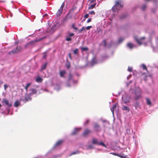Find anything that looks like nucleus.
Wrapping results in <instances>:
<instances>
[{"mask_svg":"<svg viewBox=\"0 0 158 158\" xmlns=\"http://www.w3.org/2000/svg\"><path fill=\"white\" fill-rule=\"evenodd\" d=\"M122 6L123 5L121 4L120 1L117 0L115 1V4L112 7V9L113 11L116 12L118 9H120Z\"/></svg>","mask_w":158,"mask_h":158,"instance_id":"obj_1","label":"nucleus"},{"mask_svg":"<svg viewBox=\"0 0 158 158\" xmlns=\"http://www.w3.org/2000/svg\"><path fill=\"white\" fill-rule=\"evenodd\" d=\"M45 38L46 37H44L39 39L36 38L35 40L28 42L26 45V46L27 47L29 46H31L32 45H34L35 44V43L40 41Z\"/></svg>","mask_w":158,"mask_h":158,"instance_id":"obj_2","label":"nucleus"},{"mask_svg":"<svg viewBox=\"0 0 158 158\" xmlns=\"http://www.w3.org/2000/svg\"><path fill=\"white\" fill-rule=\"evenodd\" d=\"M92 143L94 144H97L98 145H101L106 148V145L103 142H99L98 141V140L95 138L93 139Z\"/></svg>","mask_w":158,"mask_h":158,"instance_id":"obj_3","label":"nucleus"},{"mask_svg":"<svg viewBox=\"0 0 158 158\" xmlns=\"http://www.w3.org/2000/svg\"><path fill=\"white\" fill-rule=\"evenodd\" d=\"M64 3H63L61 4L60 7L56 13V15L57 16H60L61 14H62L63 11V9L64 7Z\"/></svg>","mask_w":158,"mask_h":158,"instance_id":"obj_4","label":"nucleus"},{"mask_svg":"<svg viewBox=\"0 0 158 158\" xmlns=\"http://www.w3.org/2000/svg\"><path fill=\"white\" fill-rule=\"evenodd\" d=\"M91 132L90 130L87 128L86 129L84 130L82 134V135L85 137H87L91 133Z\"/></svg>","mask_w":158,"mask_h":158,"instance_id":"obj_5","label":"nucleus"},{"mask_svg":"<svg viewBox=\"0 0 158 158\" xmlns=\"http://www.w3.org/2000/svg\"><path fill=\"white\" fill-rule=\"evenodd\" d=\"M122 99L123 101L125 103H127V102H129L130 101L129 97L126 96H123Z\"/></svg>","mask_w":158,"mask_h":158,"instance_id":"obj_6","label":"nucleus"},{"mask_svg":"<svg viewBox=\"0 0 158 158\" xmlns=\"http://www.w3.org/2000/svg\"><path fill=\"white\" fill-rule=\"evenodd\" d=\"M141 92L140 90H139L138 92V93H137L136 94L135 96V99L137 100L138 99H139L140 98H141L142 97L141 96Z\"/></svg>","mask_w":158,"mask_h":158,"instance_id":"obj_7","label":"nucleus"},{"mask_svg":"<svg viewBox=\"0 0 158 158\" xmlns=\"http://www.w3.org/2000/svg\"><path fill=\"white\" fill-rule=\"evenodd\" d=\"M22 50V48L20 46H17L16 49L12 51L11 52L13 53H16L18 51H20Z\"/></svg>","mask_w":158,"mask_h":158,"instance_id":"obj_8","label":"nucleus"},{"mask_svg":"<svg viewBox=\"0 0 158 158\" xmlns=\"http://www.w3.org/2000/svg\"><path fill=\"white\" fill-rule=\"evenodd\" d=\"M74 35V34L71 33L69 34L68 36L66 38V40L67 41H70L72 40L71 37Z\"/></svg>","mask_w":158,"mask_h":158,"instance_id":"obj_9","label":"nucleus"},{"mask_svg":"<svg viewBox=\"0 0 158 158\" xmlns=\"http://www.w3.org/2000/svg\"><path fill=\"white\" fill-rule=\"evenodd\" d=\"M29 90L31 91V92L29 94V95L31 96L36 94L37 92L36 90L35 89H30Z\"/></svg>","mask_w":158,"mask_h":158,"instance_id":"obj_10","label":"nucleus"},{"mask_svg":"<svg viewBox=\"0 0 158 158\" xmlns=\"http://www.w3.org/2000/svg\"><path fill=\"white\" fill-rule=\"evenodd\" d=\"M135 39L136 41L138 42V43L139 44L141 45L142 44V43L141 42V40L144 39H145V37H142L140 39H138L137 37H135Z\"/></svg>","mask_w":158,"mask_h":158,"instance_id":"obj_11","label":"nucleus"},{"mask_svg":"<svg viewBox=\"0 0 158 158\" xmlns=\"http://www.w3.org/2000/svg\"><path fill=\"white\" fill-rule=\"evenodd\" d=\"M80 129L75 128L71 133L72 135H76L80 130Z\"/></svg>","mask_w":158,"mask_h":158,"instance_id":"obj_12","label":"nucleus"},{"mask_svg":"<svg viewBox=\"0 0 158 158\" xmlns=\"http://www.w3.org/2000/svg\"><path fill=\"white\" fill-rule=\"evenodd\" d=\"M100 125L97 123H95L94 124V128L95 129L96 131H100Z\"/></svg>","mask_w":158,"mask_h":158,"instance_id":"obj_13","label":"nucleus"},{"mask_svg":"<svg viewBox=\"0 0 158 158\" xmlns=\"http://www.w3.org/2000/svg\"><path fill=\"white\" fill-rule=\"evenodd\" d=\"M116 104H115L113 105L112 107L110 108L111 112H112L113 115L114 114V111L116 110Z\"/></svg>","mask_w":158,"mask_h":158,"instance_id":"obj_14","label":"nucleus"},{"mask_svg":"<svg viewBox=\"0 0 158 158\" xmlns=\"http://www.w3.org/2000/svg\"><path fill=\"white\" fill-rule=\"evenodd\" d=\"M2 102L3 103H5L8 106H11V104L9 103V101L7 100L3 99Z\"/></svg>","mask_w":158,"mask_h":158,"instance_id":"obj_15","label":"nucleus"},{"mask_svg":"<svg viewBox=\"0 0 158 158\" xmlns=\"http://www.w3.org/2000/svg\"><path fill=\"white\" fill-rule=\"evenodd\" d=\"M43 79L40 77L38 76L35 79V81L38 83H41L42 82Z\"/></svg>","mask_w":158,"mask_h":158,"instance_id":"obj_16","label":"nucleus"},{"mask_svg":"<svg viewBox=\"0 0 158 158\" xmlns=\"http://www.w3.org/2000/svg\"><path fill=\"white\" fill-rule=\"evenodd\" d=\"M29 95L26 94L25 96V99L26 102H27L28 100H31V99Z\"/></svg>","mask_w":158,"mask_h":158,"instance_id":"obj_17","label":"nucleus"},{"mask_svg":"<svg viewBox=\"0 0 158 158\" xmlns=\"http://www.w3.org/2000/svg\"><path fill=\"white\" fill-rule=\"evenodd\" d=\"M66 72L65 70L60 71L59 72V74L60 77H64V74L66 73Z\"/></svg>","mask_w":158,"mask_h":158,"instance_id":"obj_18","label":"nucleus"},{"mask_svg":"<svg viewBox=\"0 0 158 158\" xmlns=\"http://www.w3.org/2000/svg\"><path fill=\"white\" fill-rule=\"evenodd\" d=\"M122 109L123 110H126L128 112L129 111H130V109L129 108H128V107L123 105L122 107Z\"/></svg>","mask_w":158,"mask_h":158,"instance_id":"obj_19","label":"nucleus"},{"mask_svg":"<svg viewBox=\"0 0 158 158\" xmlns=\"http://www.w3.org/2000/svg\"><path fill=\"white\" fill-rule=\"evenodd\" d=\"M47 63H45L44 64L42 65L41 66V71H42L43 70L45 69L47 67Z\"/></svg>","mask_w":158,"mask_h":158,"instance_id":"obj_20","label":"nucleus"},{"mask_svg":"<svg viewBox=\"0 0 158 158\" xmlns=\"http://www.w3.org/2000/svg\"><path fill=\"white\" fill-rule=\"evenodd\" d=\"M127 46L130 49L134 47V45L131 43H129L127 44Z\"/></svg>","mask_w":158,"mask_h":158,"instance_id":"obj_21","label":"nucleus"},{"mask_svg":"<svg viewBox=\"0 0 158 158\" xmlns=\"http://www.w3.org/2000/svg\"><path fill=\"white\" fill-rule=\"evenodd\" d=\"M63 140H61L58 141L56 143L55 146H57L60 145L63 143Z\"/></svg>","mask_w":158,"mask_h":158,"instance_id":"obj_22","label":"nucleus"},{"mask_svg":"<svg viewBox=\"0 0 158 158\" xmlns=\"http://www.w3.org/2000/svg\"><path fill=\"white\" fill-rule=\"evenodd\" d=\"M92 64H94L97 62V60L96 58L95 57H94L93 58L92 60Z\"/></svg>","mask_w":158,"mask_h":158,"instance_id":"obj_23","label":"nucleus"},{"mask_svg":"<svg viewBox=\"0 0 158 158\" xmlns=\"http://www.w3.org/2000/svg\"><path fill=\"white\" fill-rule=\"evenodd\" d=\"M19 104V102L18 101H16L15 102L14 106L16 107H18Z\"/></svg>","mask_w":158,"mask_h":158,"instance_id":"obj_24","label":"nucleus"},{"mask_svg":"<svg viewBox=\"0 0 158 158\" xmlns=\"http://www.w3.org/2000/svg\"><path fill=\"white\" fill-rule=\"evenodd\" d=\"M146 100L147 104L149 105H151L152 103L150 99L148 98H147Z\"/></svg>","mask_w":158,"mask_h":158,"instance_id":"obj_25","label":"nucleus"},{"mask_svg":"<svg viewBox=\"0 0 158 158\" xmlns=\"http://www.w3.org/2000/svg\"><path fill=\"white\" fill-rule=\"evenodd\" d=\"M95 5H96V4L94 3V4L92 5L91 6H90L88 7V9L89 10H91V9H93L95 6Z\"/></svg>","mask_w":158,"mask_h":158,"instance_id":"obj_26","label":"nucleus"},{"mask_svg":"<svg viewBox=\"0 0 158 158\" xmlns=\"http://www.w3.org/2000/svg\"><path fill=\"white\" fill-rule=\"evenodd\" d=\"M31 85V83H28L25 86L24 88L26 90V91H27L28 87Z\"/></svg>","mask_w":158,"mask_h":158,"instance_id":"obj_27","label":"nucleus"},{"mask_svg":"<svg viewBox=\"0 0 158 158\" xmlns=\"http://www.w3.org/2000/svg\"><path fill=\"white\" fill-rule=\"evenodd\" d=\"M85 31V27H82L81 29L79 30L78 31V32L79 33H81L82 31Z\"/></svg>","mask_w":158,"mask_h":158,"instance_id":"obj_28","label":"nucleus"},{"mask_svg":"<svg viewBox=\"0 0 158 158\" xmlns=\"http://www.w3.org/2000/svg\"><path fill=\"white\" fill-rule=\"evenodd\" d=\"M73 76L71 75V73H70L69 74V79H68V81H70L71 80H72L73 79Z\"/></svg>","mask_w":158,"mask_h":158,"instance_id":"obj_29","label":"nucleus"},{"mask_svg":"<svg viewBox=\"0 0 158 158\" xmlns=\"http://www.w3.org/2000/svg\"><path fill=\"white\" fill-rule=\"evenodd\" d=\"M81 49L82 51H87L88 50V48L87 47H81Z\"/></svg>","mask_w":158,"mask_h":158,"instance_id":"obj_30","label":"nucleus"},{"mask_svg":"<svg viewBox=\"0 0 158 158\" xmlns=\"http://www.w3.org/2000/svg\"><path fill=\"white\" fill-rule=\"evenodd\" d=\"M73 52L74 54H78L79 52L78 49H75L73 51Z\"/></svg>","mask_w":158,"mask_h":158,"instance_id":"obj_31","label":"nucleus"},{"mask_svg":"<svg viewBox=\"0 0 158 158\" xmlns=\"http://www.w3.org/2000/svg\"><path fill=\"white\" fill-rule=\"evenodd\" d=\"M79 153V151H77L76 152H73L72 153H71V154L70 155V156H72V155H73L75 154H78Z\"/></svg>","mask_w":158,"mask_h":158,"instance_id":"obj_32","label":"nucleus"},{"mask_svg":"<svg viewBox=\"0 0 158 158\" xmlns=\"http://www.w3.org/2000/svg\"><path fill=\"white\" fill-rule=\"evenodd\" d=\"M142 66L143 70H146L147 71V67L144 64H142Z\"/></svg>","mask_w":158,"mask_h":158,"instance_id":"obj_33","label":"nucleus"},{"mask_svg":"<svg viewBox=\"0 0 158 158\" xmlns=\"http://www.w3.org/2000/svg\"><path fill=\"white\" fill-rule=\"evenodd\" d=\"M89 120L88 119H87L86 121L84 123V125L85 126L87 125L89 123Z\"/></svg>","mask_w":158,"mask_h":158,"instance_id":"obj_34","label":"nucleus"},{"mask_svg":"<svg viewBox=\"0 0 158 158\" xmlns=\"http://www.w3.org/2000/svg\"><path fill=\"white\" fill-rule=\"evenodd\" d=\"M127 70L130 72H131L132 71L133 69L131 67H129L128 68Z\"/></svg>","mask_w":158,"mask_h":158,"instance_id":"obj_35","label":"nucleus"},{"mask_svg":"<svg viewBox=\"0 0 158 158\" xmlns=\"http://www.w3.org/2000/svg\"><path fill=\"white\" fill-rule=\"evenodd\" d=\"M146 7V6L145 5H144L142 7L141 9L142 10H145Z\"/></svg>","mask_w":158,"mask_h":158,"instance_id":"obj_36","label":"nucleus"},{"mask_svg":"<svg viewBox=\"0 0 158 158\" xmlns=\"http://www.w3.org/2000/svg\"><path fill=\"white\" fill-rule=\"evenodd\" d=\"M72 27L73 28V29H74L75 30H77L78 29L77 28L75 27V25L74 24H72Z\"/></svg>","mask_w":158,"mask_h":158,"instance_id":"obj_37","label":"nucleus"},{"mask_svg":"<svg viewBox=\"0 0 158 158\" xmlns=\"http://www.w3.org/2000/svg\"><path fill=\"white\" fill-rule=\"evenodd\" d=\"M92 27V26H88L86 27H85V29H86L87 30H89L90 28Z\"/></svg>","mask_w":158,"mask_h":158,"instance_id":"obj_38","label":"nucleus"},{"mask_svg":"<svg viewBox=\"0 0 158 158\" xmlns=\"http://www.w3.org/2000/svg\"><path fill=\"white\" fill-rule=\"evenodd\" d=\"M89 14L91 15H94L95 14V12L94 11L92 10L89 12Z\"/></svg>","mask_w":158,"mask_h":158,"instance_id":"obj_39","label":"nucleus"},{"mask_svg":"<svg viewBox=\"0 0 158 158\" xmlns=\"http://www.w3.org/2000/svg\"><path fill=\"white\" fill-rule=\"evenodd\" d=\"M103 42L104 43V46L106 47V40H103Z\"/></svg>","mask_w":158,"mask_h":158,"instance_id":"obj_40","label":"nucleus"},{"mask_svg":"<svg viewBox=\"0 0 158 158\" xmlns=\"http://www.w3.org/2000/svg\"><path fill=\"white\" fill-rule=\"evenodd\" d=\"M4 87L5 90H6L7 88H8V86L6 84H4Z\"/></svg>","mask_w":158,"mask_h":158,"instance_id":"obj_41","label":"nucleus"},{"mask_svg":"<svg viewBox=\"0 0 158 158\" xmlns=\"http://www.w3.org/2000/svg\"><path fill=\"white\" fill-rule=\"evenodd\" d=\"M89 17L88 14H86L84 16V18H88Z\"/></svg>","mask_w":158,"mask_h":158,"instance_id":"obj_42","label":"nucleus"},{"mask_svg":"<svg viewBox=\"0 0 158 158\" xmlns=\"http://www.w3.org/2000/svg\"><path fill=\"white\" fill-rule=\"evenodd\" d=\"M110 153V154H113L114 155L117 156H118V154H116L115 153H114V152H111V153Z\"/></svg>","mask_w":158,"mask_h":158,"instance_id":"obj_43","label":"nucleus"},{"mask_svg":"<svg viewBox=\"0 0 158 158\" xmlns=\"http://www.w3.org/2000/svg\"><path fill=\"white\" fill-rule=\"evenodd\" d=\"M69 56L70 59L71 60H72V56H71V53H69Z\"/></svg>","mask_w":158,"mask_h":158,"instance_id":"obj_44","label":"nucleus"},{"mask_svg":"<svg viewBox=\"0 0 158 158\" xmlns=\"http://www.w3.org/2000/svg\"><path fill=\"white\" fill-rule=\"evenodd\" d=\"M118 156L120 157L121 158H125V157H124V156H122V155H118Z\"/></svg>","mask_w":158,"mask_h":158,"instance_id":"obj_45","label":"nucleus"},{"mask_svg":"<svg viewBox=\"0 0 158 158\" xmlns=\"http://www.w3.org/2000/svg\"><path fill=\"white\" fill-rule=\"evenodd\" d=\"M90 2L91 3L94 2L96 1V0H90Z\"/></svg>","mask_w":158,"mask_h":158,"instance_id":"obj_46","label":"nucleus"},{"mask_svg":"<svg viewBox=\"0 0 158 158\" xmlns=\"http://www.w3.org/2000/svg\"><path fill=\"white\" fill-rule=\"evenodd\" d=\"M148 77L147 75H145V77H144V79L145 81H146L147 80V78Z\"/></svg>","mask_w":158,"mask_h":158,"instance_id":"obj_47","label":"nucleus"},{"mask_svg":"<svg viewBox=\"0 0 158 158\" xmlns=\"http://www.w3.org/2000/svg\"><path fill=\"white\" fill-rule=\"evenodd\" d=\"M91 21V19L89 18L87 21V23H89Z\"/></svg>","mask_w":158,"mask_h":158,"instance_id":"obj_48","label":"nucleus"},{"mask_svg":"<svg viewBox=\"0 0 158 158\" xmlns=\"http://www.w3.org/2000/svg\"><path fill=\"white\" fill-rule=\"evenodd\" d=\"M88 147L90 149L92 148H93L92 146L91 145H89Z\"/></svg>","mask_w":158,"mask_h":158,"instance_id":"obj_49","label":"nucleus"},{"mask_svg":"<svg viewBox=\"0 0 158 158\" xmlns=\"http://www.w3.org/2000/svg\"><path fill=\"white\" fill-rule=\"evenodd\" d=\"M67 67L68 68V69H69L70 67V64L67 65Z\"/></svg>","mask_w":158,"mask_h":158,"instance_id":"obj_50","label":"nucleus"},{"mask_svg":"<svg viewBox=\"0 0 158 158\" xmlns=\"http://www.w3.org/2000/svg\"><path fill=\"white\" fill-rule=\"evenodd\" d=\"M123 39H120L119 40V42H122L123 41Z\"/></svg>","mask_w":158,"mask_h":158,"instance_id":"obj_51","label":"nucleus"},{"mask_svg":"<svg viewBox=\"0 0 158 158\" xmlns=\"http://www.w3.org/2000/svg\"><path fill=\"white\" fill-rule=\"evenodd\" d=\"M3 83V82L2 81H0V84H2Z\"/></svg>","mask_w":158,"mask_h":158,"instance_id":"obj_52","label":"nucleus"},{"mask_svg":"<svg viewBox=\"0 0 158 158\" xmlns=\"http://www.w3.org/2000/svg\"><path fill=\"white\" fill-rule=\"evenodd\" d=\"M55 28V27H52L51 29V30H52V29H53L54 28Z\"/></svg>","mask_w":158,"mask_h":158,"instance_id":"obj_53","label":"nucleus"},{"mask_svg":"<svg viewBox=\"0 0 158 158\" xmlns=\"http://www.w3.org/2000/svg\"><path fill=\"white\" fill-rule=\"evenodd\" d=\"M18 42H17V41H16L15 42V44H18Z\"/></svg>","mask_w":158,"mask_h":158,"instance_id":"obj_54","label":"nucleus"},{"mask_svg":"<svg viewBox=\"0 0 158 158\" xmlns=\"http://www.w3.org/2000/svg\"><path fill=\"white\" fill-rule=\"evenodd\" d=\"M46 56H47L46 55H44V56H43V58H45L46 57Z\"/></svg>","mask_w":158,"mask_h":158,"instance_id":"obj_55","label":"nucleus"},{"mask_svg":"<svg viewBox=\"0 0 158 158\" xmlns=\"http://www.w3.org/2000/svg\"><path fill=\"white\" fill-rule=\"evenodd\" d=\"M128 131H129V132H130V130H127V132H128Z\"/></svg>","mask_w":158,"mask_h":158,"instance_id":"obj_56","label":"nucleus"},{"mask_svg":"<svg viewBox=\"0 0 158 158\" xmlns=\"http://www.w3.org/2000/svg\"><path fill=\"white\" fill-rule=\"evenodd\" d=\"M145 73H143L142 74V75H145Z\"/></svg>","mask_w":158,"mask_h":158,"instance_id":"obj_57","label":"nucleus"},{"mask_svg":"<svg viewBox=\"0 0 158 158\" xmlns=\"http://www.w3.org/2000/svg\"><path fill=\"white\" fill-rule=\"evenodd\" d=\"M68 86H70V85H69V84H68Z\"/></svg>","mask_w":158,"mask_h":158,"instance_id":"obj_58","label":"nucleus"},{"mask_svg":"<svg viewBox=\"0 0 158 158\" xmlns=\"http://www.w3.org/2000/svg\"><path fill=\"white\" fill-rule=\"evenodd\" d=\"M1 104H0V107H1Z\"/></svg>","mask_w":158,"mask_h":158,"instance_id":"obj_59","label":"nucleus"},{"mask_svg":"<svg viewBox=\"0 0 158 158\" xmlns=\"http://www.w3.org/2000/svg\"><path fill=\"white\" fill-rule=\"evenodd\" d=\"M137 105H138V103H137Z\"/></svg>","mask_w":158,"mask_h":158,"instance_id":"obj_60","label":"nucleus"},{"mask_svg":"<svg viewBox=\"0 0 158 158\" xmlns=\"http://www.w3.org/2000/svg\"><path fill=\"white\" fill-rule=\"evenodd\" d=\"M46 14H45V16H46Z\"/></svg>","mask_w":158,"mask_h":158,"instance_id":"obj_61","label":"nucleus"},{"mask_svg":"<svg viewBox=\"0 0 158 158\" xmlns=\"http://www.w3.org/2000/svg\"><path fill=\"white\" fill-rule=\"evenodd\" d=\"M46 14H45V16H46Z\"/></svg>","mask_w":158,"mask_h":158,"instance_id":"obj_62","label":"nucleus"}]
</instances>
